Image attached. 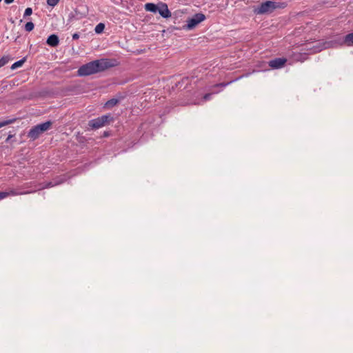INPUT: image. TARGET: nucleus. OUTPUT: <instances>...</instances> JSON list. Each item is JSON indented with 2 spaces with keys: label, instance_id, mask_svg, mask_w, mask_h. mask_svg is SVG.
I'll use <instances>...</instances> for the list:
<instances>
[{
  "label": "nucleus",
  "instance_id": "obj_1",
  "mask_svg": "<svg viewBox=\"0 0 353 353\" xmlns=\"http://www.w3.org/2000/svg\"><path fill=\"white\" fill-rule=\"evenodd\" d=\"M112 66L110 61L107 59H101L90 61L81 65L77 70L79 76H88L99 72L103 71Z\"/></svg>",
  "mask_w": 353,
  "mask_h": 353
},
{
  "label": "nucleus",
  "instance_id": "obj_2",
  "mask_svg": "<svg viewBox=\"0 0 353 353\" xmlns=\"http://www.w3.org/2000/svg\"><path fill=\"white\" fill-rule=\"evenodd\" d=\"M52 124L50 121H48L34 126L28 132V137L32 140L38 139L43 132L50 129Z\"/></svg>",
  "mask_w": 353,
  "mask_h": 353
},
{
  "label": "nucleus",
  "instance_id": "obj_3",
  "mask_svg": "<svg viewBox=\"0 0 353 353\" xmlns=\"http://www.w3.org/2000/svg\"><path fill=\"white\" fill-rule=\"evenodd\" d=\"M112 121L113 118L110 114L103 115L89 121L88 126L90 129L96 130L105 126Z\"/></svg>",
  "mask_w": 353,
  "mask_h": 353
},
{
  "label": "nucleus",
  "instance_id": "obj_4",
  "mask_svg": "<svg viewBox=\"0 0 353 353\" xmlns=\"http://www.w3.org/2000/svg\"><path fill=\"white\" fill-rule=\"evenodd\" d=\"M276 8L274 2L267 1L262 3L259 7L254 9V12L256 14H263L270 13Z\"/></svg>",
  "mask_w": 353,
  "mask_h": 353
},
{
  "label": "nucleus",
  "instance_id": "obj_5",
  "mask_svg": "<svg viewBox=\"0 0 353 353\" xmlns=\"http://www.w3.org/2000/svg\"><path fill=\"white\" fill-rule=\"evenodd\" d=\"M205 19V16L203 13H197L187 21L186 28L192 30Z\"/></svg>",
  "mask_w": 353,
  "mask_h": 353
},
{
  "label": "nucleus",
  "instance_id": "obj_6",
  "mask_svg": "<svg viewBox=\"0 0 353 353\" xmlns=\"http://www.w3.org/2000/svg\"><path fill=\"white\" fill-rule=\"evenodd\" d=\"M287 62L286 58H276L269 61V66L272 69L283 68Z\"/></svg>",
  "mask_w": 353,
  "mask_h": 353
},
{
  "label": "nucleus",
  "instance_id": "obj_7",
  "mask_svg": "<svg viewBox=\"0 0 353 353\" xmlns=\"http://www.w3.org/2000/svg\"><path fill=\"white\" fill-rule=\"evenodd\" d=\"M159 13L163 18H169L171 17V12L168 9L166 3H161L159 9Z\"/></svg>",
  "mask_w": 353,
  "mask_h": 353
},
{
  "label": "nucleus",
  "instance_id": "obj_8",
  "mask_svg": "<svg viewBox=\"0 0 353 353\" xmlns=\"http://www.w3.org/2000/svg\"><path fill=\"white\" fill-rule=\"evenodd\" d=\"M46 43L51 47H56L59 45V37L56 34H51L47 39Z\"/></svg>",
  "mask_w": 353,
  "mask_h": 353
},
{
  "label": "nucleus",
  "instance_id": "obj_9",
  "mask_svg": "<svg viewBox=\"0 0 353 353\" xmlns=\"http://www.w3.org/2000/svg\"><path fill=\"white\" fill-rule=\"evenodd\" d=\"M343 43L347 46H353V32L347 34L343 39Z\"/></svg>",
  "mask_w": 353,
  "mask_h": 353
},
{
  "label": "nucleus",
  "instance_id": "obj_10",
  "mask_svg": "<svg viewBox=\"0 0 353 353\" xmlns=\"http://www.w3.org/2000/svg\"><path fill=\"white\" fill-rule=\"evenodd\" d=\"M145 9L147 11H149V12H156L157 11V10H158V8H157V6L154 3H147L145 5Z\"/></svg>",
  "mask_w": 353,
  "mask_h": 353
},
{
  "label": "nucleus",
  "instance_id": "obj_11",
  "mask_svg": "<svg viewBox=\"0 0 353 353\" xmlns=\"http://www.w3.org/2000/svg\"><path fill=\"white\" fill-rule=\"evenodd\" d=\"M119 102L118 99H112L110 100H108L104 105L105 108H111L113 106L116 105L117 103Z\"/></svg>",
  "mask_w": 353,
  "mask_h": 353
},
{
  "label": "nucleus",
  "instance_id": "obj_12",
  "mask_svg": "<svg viewBox=\"0 0 353 353\" xmlns=\"http://www.w3.org/2000/svg\"><path fill=\"white\" fill-rule=\"evenodd\" d=\"M17 120V118H12L7 120H3L0 121V128L4 127L6 125L14 123Z\"/></svg>",
  "mask_w": 353,
  "mask_h": 353
},
{
  "label": "nucleus",
  "instance_id": "obj_13",
  "mask_svg": "<svg viewBox=\"0 0 353 353\" xmlns=\"http://www.w3.org/2000/svg\"><path fill=\"white\" fill-rule=\"evenodd\" d=\"M11 58L9 56H3L0 59V68L6 65L10 61Z\"/></svg>",
  "mask_w": 353,
  "mask_h": 353
},
{
  "label": "nucleus",
  "instance_id": "obj_14",
  "mask_svg": "<svg viewBox=\"0 0 353 353\" xmlns=\"http://www.w3.org/2000/svg\"><path fill=\"white\" fill-rule=\"evenodd\" d=\"M34 25L32 21L27 22L24 27L25 30L28 32H31L34 29Z\"/></svg>",
  "mask_w": 353,
  "mask_h": 353
},
{
  "label": "nucleus",
  "instance_id": "obj_15",
  "mask_svg": "<svg viewBox=\"0 0 353 353\" xmlns=\"http://www.w3.org/2000/svg\"><path fill=\"white\" fill-rule=\"evenodd\" d=\"M104 28H105V25L102 23H99V24H97L94 30H95L96 33L99 34L103 32Z\"/></svg>",
  "mask_w": 353,
  "mask_h": 353
},
{
  "label": "nucleus",
  "instance_id": "obj_16",
  "mask_svg": "<svg viewBox=\"0 0 353 353\" xmlns=\"http://www.w3.org/2000/svg\"><path fill=\"white\" fill-rule=\"evenodd\" d=\"M25 61H26V59L23 58V59L14 63L12 65V69H15L17 68L21 67Z\"/></svg>",
  "mask_w": 353,
  "mask_h": 353
},
{
  "label": "nucleus",
  "instance_id": "obj_17",
  "mask_svg": "<svg viewBox=\"0 0 353 353\" xmlns=\"http://www.w3.org/2000/svg\"><path fill=\"white\" fill-rule=\"evenodd\" d=\"M59 0H47V3L50 6L54 7L58 3Z\"/></svg>",
  "mask_w": 353,
  "mask_h": 353
},
{
  "label": "nucleus",
  "instance_id": "obj_18",
  "mask_svg": "<svg viewBox=\"0 0 353 353\" xmlns=\"http://www.w3.org/2000/svg\"><path fill=\"white\" fill-rule=\"evenodd\" d=\"M32 9L31 8H27L25 10L23 17H26L27 16H30L32 14Z\"/></svg>",
  "mask_w": 353,
  "mask_h": 353
},
{
  "label": "nucleus",
  "instance_id": "obj_19",
  "mask_svg": "<svg viewBox=\"0 0 353 353\" xmlns=\"http://www.w3.org/2000/svg\"><path fill=\"white\" fill-rule=\"evenodd\" d=\"M9 195V193L4 192H0V200L5 199Z\"/></svg>",
  "mask_w": 353,
  "mask_h": 353
},
{
  "label": "nucleus",
  "instance_id": "obj_20",
  "mask_svg": "<svg viewBox=\"0 0 353 353\" xmlns=\"http://www.w3.org/2000/svg\"><path fill=\"white\" fill-rule=\"evenodd\" d=\"M211 94H206L203 96V99L205 101L209 100L210 99Z\"/></svg>",
  "mask_w": 353,
  "mask_h": 353
},
{
  "label": "nucleus",
  "instance_id": "obj_21",
  "mask_svg": "<svg viewBox=\"0 0 353 353\" xmlns=\"http://www.w3.org/2000/svg\"><path fill=\"white\" fill-rule=\"evenodd\" d=\"M79 38V34H78V33H74V34H72V39H73L74 40H77V39H78Z\"/></svg>",
  "mask_w": 353,
  "mask_h": 353
},
{
  "label": "nucleus",
  "instance_id": "obj_22",
  "mask_svg": "<svg viewBox=\"0 0 353 353\" xmlns=\"http://www.w3.org/2000/svg\"><path fill=\"white\" fill-rule=\"evenodd\" d=\"M13 1H14V0H5V2H6V3H8H8H12Z\"/></svg>",
  "mask_w": 353,
  "mask_h": 353
},
{
  "label": "nucleus",
  "instance_id": "obj_23",
  "mask_svg": "<svg viewBox=\"0 0 353 353\" xmlns=\"http://www.w3.org/2000/svg\"><path fill=\"white\" fill-rule=\"evenodd\" d=\"M109 136V132H103V137H108Z\"/></svg>",
  "mask_w": 353,
  "mask_h": 353
},
{
  "label": "nucleus",
  "instance_id": "obj_24",
  "mask_svg": "<svg viewBox=\"0 0 353 353\" xmlns=\"http://www.w3.org/2000/svg\"><path fill=\"white\" fill-rule=\"evenodd\" d=\"M12 137H13V135L9 134L7 138V141L10 140Z\"/></svg>",
  "mask_w": 353,
  "mask_h": 353
},
{
  "label": "nucleus",
  "instance_id": "obj_25",
  "mask_svg": "<svg viewBox=\"0 0 353 353\" xmlns=\"http://www.w3.org/2000/svg\"><path fill=\"white\" fill-rule=\"evenodd\" d=\"M228 83H221L220 85H222V86H225L227 85Z\"/></svg>",
  "mask_w": 353,
  "mask_h": 353
},
{
  "label": "nucleus",
  "instance_id": "obj_26",
  "mask_svg": "<svg viewBox=\"0 0 353 353\" xmlns=\"http://www.w3.org/2000/svg\"><path fill=\"white\" fill-rule=\"evenodd\" d=\"M1 1V0H0V2Z\"/></svg>",
  "mask_w": 353,
  "mask_h": 353
}]
</instances>
